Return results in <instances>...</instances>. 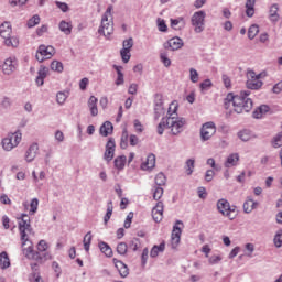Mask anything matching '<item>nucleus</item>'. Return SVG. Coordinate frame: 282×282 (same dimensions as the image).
<instances>
[{"label":"nucleus","instance_id":"obj_1","mask_svg":"<svg viewBox=\"0 0 282 282\" xmlns=\"http://www.w3.org/2000/svg\"><path fill=\"white\" fill-rule=\"evenodd\" d=\"M252 98H250V90H242L237 95L232 93L227 94L224 107L225 109H229L230 111H235V113H248V111L252 110Z\"/></svg>","mask_w":282,"mask_h":282},{"label":"nucleus","instance_id":"obj_2","mask_svg":"<svg viewBox=\"0 0 282 282\" xmlns=\"http://www.w3.org/2000/svg\"><path fill=\"white\" fill-rule=\"evenodd\" d=\"M186 124V119L176 117V118H162L161 122L158 124L159 135L164 134V129H170L172 135H180L184 131V126Z\"/></svg>","mask_w":282,"mask_h":282},{"label":"nucleus","instance_id":"obj_3","mask_svg":"<svg viewBox=\"0 0 282 282\" xmlns=\"http://www.w3.org/2000/svg\"><path fill=\"white\" fill-rule=\"evenodd\" d=\"M99 34H102L106 39H109L113 34V7L109 4L101 17V24L98 30Z\"/></svg>","mask_w":282,"mask_h":282},{"label":"nucleus","instance_id":"obj_4","mask_svg":"<svg viewBox=\"0 0 282 282\" xmlns=\"http://www.w3.org/2000/svg\"><path fill=\"white\" fill-rule=\"evenodd\" d=\"M19 230H20L22 246L32 248V241H30V235H34V231L32 229V225L30 224V216H28L26 214L21 215V220L19 221Z\"/></svg>","mask_w":282,"mask_h":282},{"label":"nucleus","instance_id":"obj_5","mask_svg":"<svg viewBox=\"0 0 282 282\" xmlns=\"http://www.w3.org/2000/svg\"><path fill=\"white\" fill-rule=\"evenodd\" d=\"M23 254H25L26 259H31L33 261H37V263H43V261H47V259H52L47 249H32L26 248L23 249Z\"/></svg>","mask_w":282,"mask_h":282},{"label":"nucleus","instance_id":"obj_6","mask_svg":"<svg viewBox=\"0 0 282 282\" xmlns=\"http://www.w3.org/2000/svg\"><path fill=\"white\" fill-rule=\"evenodd\" d=\"M217 210L231 221L237 218V207L230 206V203L226 200V198H221L217 202Z\"/></svg>","mask_w":282,"mask_h":282},{"label":"nucleus","instance_id":"obj_7","mask_svg":"<svg viewBox=\"0 0 282 282\" xmlns=\"http://www.w3.org/2000/svg\"><path fill=\"white\" fill-rule=\"evenodd\" d=\"M191 23L196 34H202L206 29V11H196L191 18Z\"/></svg>","mask_w":282,"mask_h":282},{"label":"nucleus","instance_id":"obj_8","mask_svg":"<svg viewBox=\"0 0 282 282\" xmlns=\"http://www.w3.org/2000/svg\"><path fill=\"white\" fill-rule=\"evenodd\" d=\"M21 144V134L12 133L2 139L1 145L3 151H12V149H17Z\"/></svg>","mask_w":282,"mask_h":282},{"label":"nucleus","instance_id":"obj_9","mask_svg":"<svg viewBox=\"0 0 282 282\" xmlns=\"http://www.w3.org/2000/svg\"><path fill=\"white\" fill-rule=\"evenodd\" d=\"M54 54H56V50L54 48V46H45L42 44L37 48L35 58L36 61H39V63H43V61H50V58H52Z\"/></svg>","mask_w":282,"mask_h":282},{"label":"nucleus","instance_id":"obj_10","mask_svg":"<svg viewBox=\"0 0 282 282\" xmlns=\"http://www.w3.org/2000/svg\"><path fill=\"white\" fill-rule=\"evenodd\" d=\"M217 133V126L215 122L208 121L204 123L200 128V140L202 142H208L213 135Z\"/></svg>","mask_w":282,"mask_h":282},{"label":"nucleus","instance_id":"obj_11","mask_svg":"<svg viewBox=\"0 0 282 282\" xmlns=\"http://www.w3.org/2000/svg\"><path fill=\"white\" fill-rule=\"evenodd\" d=\"M263 74L254 73V70H249L247 73V87L248 89H261L263 87V82H261V77Z\"/></svg>","mask_w":282,"mask_h":282},{"label":"nucleus","instance_id":"obj_12","mask_svg":"<svg viewBox=\"0 0 282 282\" xmlns=\"http://www.w3.org/2000/svg\"><path fill=\"white\" fill-rule=\"evenodd\" d=\"M182 228H184V223L177 220L173 226L172 236H171V246L172 248H177L182 239Z\"/></svg>","mask_w":282,"mask_h":282},{"label":"nucleus","instance_id":"obj_13","mask_svg":"<svg viewBox=\"0 0 282 282\" xmlns=\"http://www.w3.org/2000/svg\"><path fill=\"white\" fill-rule=\"evenodd\" d=\"M18 66L17 57H8L2 65V72L6 76H10L17 72Z\"/></svg>","mask_w":282,"mask_h":282},{"label":"nucleus","instance_id":"obj_14","mask_svg":"<svg viewBox=\"0 0 282 282\" xmlns=\"http://www.w3.org/2000/svg\"><path fill=\"white\" fill-rule=\"evenodd\" d=\"M113 155H116V141L110 138L106 144L104 160H106V162H111V160H113Z\"/></svg>","mask_w":282,"mask_h":282},{"label":"nucleus","instance_id":"obj_15","mask_svg":"<svg viewBox=\"0 0 282 282\" xmlns=\"http://www.w3.org/2000/svg\"><path fill=\"white\" fill-rule=\"evenodd\" d=\"M39 155V143H32L24 153V160L28 163L34 162Z\"/></svg>","mask_w":282,"mask_h":282},{"label":"nucleus","instance_id":"obj_16","mask_svg":"<svg viewBox=\"0 0 282 282\" xmlns=\"http://www.w3.org/2000/svg\"><path fill=\"white\" fill-rule=\"evenodd\" d=\"M152 218L156 224H160L164 219V203L158 202L152 209Z\"/></svg>","mask_w":282,"mask_h":282},{"label":"nucleus","instance_id":"obj_17","mask_svg":"<svg viewBox=\"0 0 282 282\" xmlns=\"http://www.w3.org/2000/svg\"><path fill=\"white\" fill-rule=\"evenodd\" d=\"M164 47L165 50H172V52H175L184 47V41H182L180 37H172L164 44Z\"/></svg>","mask_w":282,"mask_h":282},{"label":"nucleus","instance_id":"obj_18","mask_svg":"<svg viewBox=\"0 0 282 282\" xmlns=\"http://www.w3.org/2000/svg\"><path fill=\"white\" fill-rule=\"evenodd\" d=\"M258 206H259L258 202L248 197L242 205L243 213H246L247 215H250V213H252L256 208H258Z\"/></svg>","mask_w":282,"mask_h":282},{"label":"nucleus","instance_id":"obj_19","mask_svg":"<svg viewBox=\"0 0 282 282\" xmlns=\"http://www.w3.org/2000/svg\"><path fill=\"white\" fill-rule=\"evenodd\" d=\"M113 263H115V267L117 268L120 276H122L123 279L129 276V267H127V264H124V262H122L118 259H113Z\"/></svg>","mask_w":282,"mask_h":282},{"label":"nucleus","instance_id":"obj_20","mask_svg":"<svg viewBox=\"0 0 282 282\" xmlns=\"http://www.w3.org/2000/svg\"><path fill=\"white\" fill-rule=\"evenodd\" d=\"M239 164V153H231L227 156L224 166L225 169H232Z\"/></svg>","mask_w":282,"mask_h":282},{"label":"nucleus","instance_id":"obj_21","mask_svg":"<svg viewBox=\"0 0 282 282\" xmlns=\"http://www.w3.org/2000/svg\"><path fill=\"white\" fill-rule=\"evenodd\" d=\"M87 105L90 111V116H93L94 118L95 116H98V98H96V96H90Z\"/></svg>","mask_w":282,"mask_h":282},{"label":"nucleus","instance_id":"obj_22","mask_svg":"<svg viewBox=\"0 0 282 282\" xmlns=\"http://www.w3.org/2000/svg\"><path fill=\"white\" fill-rule=\"evenodd\" d=\"M279 19H281V15H279V4L274 3L270 7L269 20L271 23H279Z\"/></svg>","mask_w":282,"mask_h":282},{"label":"nucleus","instance_id":"obj_23","mask_svg":"<svg viewBox=\"0 0 282 282\" xmlns=\"http://www.w3.org/2000/svg\"><path fill=\"white\" fill-rule=\"evenodd\" d=\"M155 169V154H149L147 160L141 164L142 171H151Z\"/></svg>","mask_w":282,"mask_h":282},{"label":"nucleus","instance_id":"obj_24","mask_svg":"<svg viewBox=\"0 0 282 282\" xmlns=\"http://www.w3.org/2000/svg\"><path fill=\"white\" fill-rule=\"evenodd\" d=\"M12 35V24H10V22H3L0 25V36L1 39H3V41L6 39H8V36Z\"/></svg>","mask_w":282,"mask_h":282},{"label":"nucleus","instance_id":"obj_25","mask_svg":"<svg viewBox=\"0 0 282 282\" xmlns=\"http://www.w3.org/2000/svg\"><path fill=\"white\" fill-rule=\"evenodd\" d=\"M99 133L104 138H107V135H111V133H113V124L111 123V121H105L99 129Z\"/></svg>","mask_w":282,"mask_h":282},{"label":"nucleus","instance_id":"obj_26","mask_svg":"<svg viewBox=\"0 0 282 282\" xmlns=\"http://www.w3.org/2000/svg\"><path fill=\"white\" fill-rule=\"evenodd\" d=\"M269 111L270 107L268 105H262L253 111L252 116L256 118V120H259L263 118V116H265Z\"/></svg>","mask_w":282,"mask_h":282},{"label":"nucleus","instance_id":"obj_27","mask_svg":"<svg viewBox=\"0 0 282 282\" xmlns=\"http://www.w3.org/2000/svg\"><path fill=\"white\" fill-rule=\"evenodd\" d=\"M19 36L17 35H9L8 37L4 39L3 44L6 45V47H13L17 48L19 47Z\"/></svg>","mask_w":282,"mask_h":282},{"label":"nucleus","instance_id":"obj_28","mask_svg":"<svg viewBox=\"0 0 282 282\" xmlns=\"http://www.w3.org/2000/svg\"><path fill=\"white\" fill-rule=\"evenodd\" d=\"M112 67L117 72V79L115 85H117V87L124 85V73H122V66L113 65Z\"/></svg>","mask_w":282,"mask_h":282},{"label":"nucleus","instance_id":"obj_29","mask_svg":"<svg viewBox=\"0 0 282 282\" xmlns=\"http://www.w3.org/2000/svg\"><path fill=\"white\" fill-rule=\"evenodd\" d=\"M238 138L242 142H250V140H253V138H256V135L250 130H241L238 132Z\"/></svg>","mask_w":282,"mask_h":282},{"label":"nucleus","instance_id":"obj_30","mask_svg":"<svg viewBox=\"0 0 282 282\" xmlns=\"http://www.w3.org/2000/svg\"><path fill=\"white\" fill-rule=\"evenodd\" d=\"M171 28L173 30H184L186 28V21L184 18L171 19Z\"/></svg>","mask_w":282,"mask_h":282},{"label":"nucleus","instance_id":"obj_31","mask_svg":"<svg viewBox=\"0 0 282 282\" xmlns=\"http://www.w3.org/2000/svg\"><path fill=\"white\" fill-rule=\"evenodd\" d=\"M61 32H63L64 34H66V36H69V34H72V30H73V25H72V22H67L65 20H62L59 22V25H58Z\"/></svg>","mask_w":282,"mask_h":282},{"label":"nucleus","instance_id":"obj_32","mask_svg":"<svg viewBox=\"0 0 282 282\" xmlns=\"http://www.w3.org/2000/svg\"><path fill=\"white\" fill-rule=\"evenodd\" d=\"M178 107H180V105L177 104V101H172L170 104V107L167 109V116L165 118H178V116H177Z\"/></svg>","mask_w":282,"mask_h":282},{"label":"nucleus","instance_id":"obj_33","mask_svg":"<svg viewBox=\"0 0 282 282\" xmlns=\"http://www.w3.org/2000/svg\"><path fill=\"white\" fill-rule=\"evenodd\" d=\"M126 164H127L126 155H119L115 159V167L117 169V171H123Z\"/></svg>","mask_w":282,"mask_h":282},{"label":"nucleus","instance_id":"obj_34","mask_svg":"<svg viewBox=\"0 0 282 282\" xmlns=\"http://www.w3.org/2000/svg\"><path fill=\"white\" fill-rule=\"evenodd\" d=\"M113 215V202H108L107 204V212L106 215L104 216V224L107 226L109 224V219H111V216Z\"/></svg>","mask_w":282,"mask_h":282},{"label":"nucleus","instance_id":"obj_35","mask_svg":"<svg viewBox=\"0 0 282 282\" xmlns=\"http://www.w3.org/2000/svg\"><path fill=\"white\" fill-rule=\"evenodd\" d=\"M9 265L10 258L8 257V252L3 251L0 253V268H2V270H6Z\"/></svg>","mask_w":282,"mask_h":282},{"label":"nucleus","instance_id":"obj_36","mask_svg":"<svg viewBox=\"0 0 282 282\" xmlns=\"http://www.w3.org/2000/svg\"><path fill=\"white\" fill-rule=\"evenodd\" d=\"M185 173L186 175H193V172L195 171V159H188L185 162Z\"/></svg>","mask_w":282,"mask_h":282},{"label":"nucleus","instance_id":"obj_37","mask_svg":"<svg viewBox=\"0 0 282 282\" xmlns=\"http://www.w3.org/2000/svg\"><path fill=\"white\" fill-rule=\"evenodd\" d=\"M161 116H164V105L162 104V101H159L154 106L155 120L160 119Z\"/></svg>","mask_w":282,"mask_h":282},{"label":"nucleus","instance_id":"obj_38","mask_svg":"<svg viewBox=\"0 0 282 282\" xmlns=\"http://www.w3.org/2000/svg\"><path fill=\"white\" fill-rule=\"evenodd\" d=\"M246 8L247 17H254V0H247Z\"/></svg>","mask_w":282,"mask_h":282},{"label":"nucleus","instance_id":"obj_39","mask_svg":"<svg viewBox=\"0 0 282 282\" xmlns=\"http://www.w3.org/2000/svg\"><path fill=\"white\" fill-rule=\"evenodd\" d=\"M67 98H69L68 91H58L56 95V102L63 105L64 102H66Z\"/></svg>","mask_w":282,"mask_h":282},{"label":"nucleus","instance_id":"obj_40","mask_svg":"<svg viewBox=\"0 0 282 282\" xmlns=\"http://www.w3.org/2000/svg\"><path fill=\"white\" fill-rule=\"evenodd\" d=\"M51 69L52 72H57L58 74H62L64 67H63V63L58 62V61H53L51 63Z\"/></svg>","mask_w":282,"mask_h":282},{"label":"nucleus","instance_id":"obj_41","mask_svg":"<svg viewBox=\"0 0 282 282\" xmlns=\"http://www.w3.org/2000/svg\"><path fill=\"white\" fill-rule=\"evenodd\" d=\"M129 141V131H127V128L123 129L122 135H121V149H127Z\"/></svg>","mask_w":282,"mask_h":282},{"label":"nucleus","instance_id":"obj_42","mask_svg":"<svg viewBox=\"0 0 282 282\" xmlns=\"http://www.w3.org/2000/svg\"><path fill=\"white\" fill-rule=\"evenodd\" d=\"M273 149H281L282 147V132H279L272 141Z\"/></svg>","mask_w":282,"mask_h":282},{"label":"nucleus","instance_id":"obj_43","mask_svg":"<svg viewBox=\"0 0 282 282\" xmlns=\"http://www.w3.org/2000/svg\"><path fill=\"white\" fill-rule=\"evenodd\" d=\"M257 34H259V25L252 24L248 30V39L252 41Z\"/></svg>","mask_w":282,"mask_h":282},{"label":"nucleus","instance_id":"obj_44","mask_svg":"<svg viewBox=\"0 0 282 282\" xmlns=\"http://www.w3.org/2000/svg\"><path fill=\"white\" fill-rule=\"evenodd\" d=\"M153 199H155L156 202L159 199H162V195H164V189L160 186H155L153 187Z\"/></svg>","mask_w":282,"mask_h":282},{"label":"nucleus","instance_id":"obj_45","mask_svg":"<svg viewBox=\"0 0 282 282\" xmlns=\"http://www.w3.org/2000/svg\"><path fill=\"white\" fill-rule=\"evenodd\" d=\"M39 210V198H33L30 203V215H35V213Z\"/></svg>","mask_w":282,"mask_h":282},{"label":"nucleus","instance_id":"obj_46","mask_svg":"<svg viewBox=\"0 0 282 282\" xmlns=\"http://www.w3.org/2000/svg\"><path fill=\"white\" fill-rule=\"evenodd\" d=\"M41 23V17L39 14L33 15L26 23L28 28H35V25H39Z\"/></svg>","mask_w":282,"mask_h":282},{"label":"nucleus","instance_id":"obj_47","mask_svg":"<svg viewBox=\"0 0 282 282\" xmlns=\"http://www.w3.org/2000/svg\"><path fill=\"white\" fill-rule=\"evenodd\" d=\"M120 56H121V61L123 63H129V61H131V51H127L124 48H121Z\"/></svg>","mask_w":282,"mask_h":282},{"label":"nucleus","instance_id":"obj_48","mask_svg":"<svg viewBox=\"0 0 282 282\" xmlns=\"http://www.w3.org/2000/svg\"><path fill=\"white\" fill-rule=\"evenodd\" d=\"M155 184L156 186H164V184H166V176L164 175V173H159L155 176Z\"/></svg>","mask_w":282,"mask_h":282},{"label":"nucleus","instance_id":"obj_49","mask_svg":"<svg viewBox=\"0 0 282 282\" xmlns=\"http://www.w3.org/2000/svg\"><path fill=\"white\" fill-rule=\"evenodd\" d=\"M189 80L192 83H199V73H197V69L189 68Z\"/></svg>","mask_w":282,"mask_h":282},{"label":"nucleus","instance_id":"obj_50","mask_svg":"<svg viewBox=\"0 0 282 282\" xmlns=\"http://www.w3.org/2000/svg\"><path fill=\"white\" fill-rule=\"evenodd\" d=\"M133 223V212H130L127 217L126 220L123 223V228L129 229L131 228V224Z\"/></svg>","mask_w":282,"mask_h":282},{"label":"nucleus","instance_id":"obj_51","mask_svg":"<svg viewBox=\"0 0 282 282\" xmlns=\"http://www.w3.org/2000/svg\"><path fill=\"white\" fill-rule=\"evenodd\" d=\"M132 47H133V39L129 37L128 40L123 41L121 50H127L131 52Z\"/></svg>","mask_w":282,"mask_h":282},{"label":"nucleus","instance_id":"obj_52","mask_svg":"<svg viewBox=\"0 0 282 282\" xmlns=\"http://www.w3.org/2000/svg\"><path fill=\"white\" fill-rule=\"evenodd\" d=\"M160 59L161 63H163L164 67H171V61L169 58V55L166 53H161L160 54Z\"/></svg>","mask_w":282,"mask_h":282},{"label":"nucleus","instance_id":"obj_53","mask_svg":"<svg viewBox=\"0 0 282 282\" xmlns=\"http://www.w3.org/2000/svg\"><path fill=\"white\" fill-rule=\"evenodd\" d=\"M275 248H281L282 246V230H279L273 239Z\"/></svg>","mask_w":282,"mask_h":282},{"label":"nucleus","instance_id":"obj_54","mask_svg":"<svg viewBox=\"0 0 282 282\" xmlns=\"http://www.w3.org/2000/svg\"><path fill=\"white\" fill-rule=\"evenodd\" d=\"M206 164L210 166V169H213L214 171H221V167L217 165V163L215 162V159L213 158L207 159Z\"/></svg>","mask_w":282,"mask_h":282},{"label":"nucleus","instance_id":"obj_55","mask_svg":"<svg viewBox=\"0 0 282 282\" xmlns=\"http://www.w3.org/2000/svg\"><path fill=\"white\" fill-rule=\"evenodd\" d=\"M210 87H213V82H210V79H205L203 83H200L202 91H208Z\"/></svg>","mask_w":282,"mask_h":282},{"label":"nucleus","instance_id":"obj_56","mask_svg":"<svg viewBox=\"0 0 282 282\" xmlns=\"http://www.w3.org/2000/svg\"><path fill=\"white\" fill-rule=\"evenodd\" d=\"M215 180V170H207L205 172V182H213Z\"/></svg>","mask_w":282,"mask_h":282},{"label":"nucleus","instance_id":"obj_57","mask_svg":"<svg viewBox=\"0 0 282 282\" xmlns=\"http://www.w3.org/2000/svg\"><path fill=\"white\" fill-rule=\"evenodd\" d=\"M158 28L159 32H166L169 30V26H166V22L162 19H158Z\"/></svg>","mask_w":282,"mask_h":282},{"label":"nucleus","instance_id":"obj_58","mask_svg":"<svg viewBox=\"0 0 282 282\" xmlns=\"http://www.w3.org/2000/svg\"><path fill=\"white\" fill-rule=\"evenodd\" d=\"M30 282H43V278H41V273L33 272L29 279Z\"/></svg>","mask_w":282,"mask_h":282},{"label":"nucleus","instance_id":"obj_59","mask_svg":"<svg viewBox=\"0 0 282 282\" xmlns=\"http://www.w3.org/2000/svg\"><path fill=\"white\" fill-rule=\"evenodd\" d=\"M1 107L10 109V107H12V100L9 97H3L1 100Z\"/></svg>","mask_w":282,"mask_h":282},{"label":"nucleus","instance_id":"obj_60","mask_svg":"<svg viewBox=\"0 0 282 282\" xmlns=\"http://www.w3.org/2000/svg\"><path fill=\"white\" fill-rule=\"evenodd\" d=\"M91 246V231H88L84 237V248Z\"/></svg>","mask_w":282,"mask_h":282},{"label":"nucleus","instance_id":"obj_61","mask_svg":"<svg viewBox=\"0 0 282 282\" xmlns=\"http://www.w3.org/2000/svg\"><path fill=\"white\" fill-rule=\"evenodd\" d=\"M37 77L43 79L47 78V67L42 66L37 72Z\"/></svg>","mask_w":282,"mask_h":282},{"label":"nucleus","instance_id":"obj_62","mask_svg":"<svg viewBox=\"0 0 282 282\" xmlns=\"http://www.w3.org/2000/svg\"><path fill=\"white\" fill-rule=\"evenodd\" d=\"M128 94L135 96V94H138V84H135V83L130 84V86L128 88Z\"/></svg>","mask_w":282,"mask_h":282},{"label":"nucleus","instance_id":"obj_63","mask_svg":"<svg viewBox=\"0 0 282 282\" xmlns=\"http://www.w3.org/2000/svg\"><path fill=\"white\" fill-rule=\"evenodd\" d=\"M55 140H56V142H64L65 141V134L63 133V131L57 130L55 132Z\"/></svg>","mask_w":282,"mask_h":282},{"label":"nucleus","instance_id":"obj_64","mask_svg":"<svg viewBox=\"0 0 282 282\" xmlns=\"http://www.w3.org/2000/svg\"><path fill=\"white\" fill-rule=\"evenodd\" d=\"M272 91H273V94H281V91H282V80L273 86Z\"/></svg>","mask_w":282,"mask_h":282}]
</instances>
